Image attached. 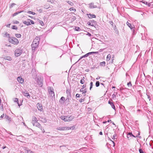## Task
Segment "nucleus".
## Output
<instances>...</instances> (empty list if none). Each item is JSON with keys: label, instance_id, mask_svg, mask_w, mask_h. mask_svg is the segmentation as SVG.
Here are the masks:
<instances>
[{"label": "nucleus", "instance_id": "32", "mask_svg": "<svg viewBox=\"0 0 153 153\" xmlns=\"http://www.w3.org/2000/svg\"><path fill=\"white\" fill-rule=\"evenodd\" d=\"M105 64V61H103L101 62L100 63V65L102 66H104Z\"/></svg>", "mask_w": 153, "mask_h": 153}, {"label": "nucleus", "instance_id": "38", "mask_svg": "<svg viewBox=\"0 0 153 153\" xmlns=\"http://www.w3.org/2000/svg\"><path fill=\"white\" fill-rule=\"evenodd\" d=\"M75 30L76 31H79L81 30L80 28L78 27H75Z\"/></svg>", "mask_w": 153, "mask_h": 153}, {"label": "nucleus", "instance_id": "51", "mask_svg": "<svg viewBox=\"0 0 153 153\" xmlns=\"http://www.w3.org/2000/svg\"><path fill=\"white\" fill-rule=\"evenodd\" d=\"M140 153H143V152L142 149L140 148L139 149Z\"/></svg>", "mask_w": 153, "mask_h": 153}, {"label": "nucleus", "instance_id": "15", "mask_svg": "<svg viewBox=\"0 0 153 153\" xmlns=\"http://www.w3.org/2000/svg\"><path fill=\"white\" fill-rule=\"evenodd\" d=\"M40 39L39 36H36L34 39L33 42L39 43Z\"/></svg>", "mask_w": 153, "mask_h": 153}, {"label": "nucleus", "instance_id": "37", "mask_svg": "<svg viewBox=\"0 0 153 153\" xmlns=\"http://www.w3.org/2000/svg\"><path fill=\"white\" fill-rule=\"evenodd\" d=\"M100 85V82L99 81H97L96 82L95 84V85L96 87H98Z\"/></svg>", "mask_w": 153, "mask_h": 153}, {"label": "nucleus", "instance_id": "18", "mask_svg": "<svg viewBox=\"0 0 153 153\" xmlns=\"http://www.w3.org/2000/svg\"><path fill=\"white\" fill-rule=\"evenodd\" d=\"M38 120L37 118L35 116H33L32 117V123L33 124V123H36L37 122Z\"/></svg>", "mask_w": 153, "mask_h": 153}, {"label": "nucleus", "instance_id": "30", "mask_svg": "<svg viewBox=\"0 0 153 153\" xmlns=\"http://www.w3.org/2000/svg\"><path fill=\"white\" fill-rule=\"evenodd\" d=\"M100 85H102L104 86V87H105V84L103 83V82H105V81L102 80H100Z\"/></svg>", "mask_w": 153, "mask_h": 153}, {"label": "nucleus", "instance_id": "13", "mask_svg": "<svg viewBox=\"0 0 153 153\" xmlns=\"http://www.w3.org/2000/svg\"><path fill=\"white\" fill-rule=\"evenodd\" d=\"M17 80L21 84H22L24 82V79L21 76L18 77L17 78Z\"/></svg>", "mask_w": 153, "mask_h": 153}, {"label": "nucleus", "instance_id": "56", "mask_svg": "<svg viewBox=\"0 0 153 153\" xmlns=\"http://www.w3.org/2000/svg\"><path fill=\"white\" fill-rule=\"evenodd\" d=\"M86 84H84L82 85V89H84L86 87Z\"/></svg>", "mask_w": 153, "mask_h": 153}, {"label": "nucleus", "instance_id": "60", "mask_svg": "<svg viewBox=\"0 0 153 153\" xmlns=\"http://www.w3.org/2000/svg\"><path fill=\"white\" fill-rule=\"evenodd\" d=\"M146 95L148 97V98L149 99V100H150V96L149 95H148V94H146Z\"/></svg>", "mask_w": 153, "mask_h": 153}, {"label": "nucleus", "instance_id": "61", "mask_svg": "<svg viewBox=\"0 0 153 153\" xmlns=\"http://www.w3.org/2000/svg\"><path fill=\"white\" fill-rule=\"evenodd\" d=\"M98 52H93V54H98Z\"/></svg>", "mask_w": 153, "mask_h": 153}, {"label": "nucleus", "instance_id": "63", "mask_svg": "<svg viewBox=\"0 0 153 153\" xmlns=\"http://www.w3.org/2000/svg\"><path fill=\"white\" fill-rule=\"evenodd\" d=\"M10 24H9L6 25V27H10Z\"/></svg>", "mask_w": 153, "mask_h": 153}, {"label": "nucleus", "instance_id": "29", "mask_svg": "<svg viewBox=\"0 0 153 153\" xmlns=\"http://www.w3.org/2000/svg\"><path fill=\"white\" fill-rule=\"evenodd\" d=\"M27 20L29 22V23L30 24V25L31 24L33 25L34 24V21L32 20H31L30 19H27Z\"/></svg>", "mask_w": 153, "mask_h": 153}, {"label": "nucleus", "instance_id": "28", "mask_svg": "<svg viewBox=\"0 0 153 153\" xmlns=\"http://www.w3.org/2000/svg\"><path fill=\"white\" fill-rule=\"evenodd\" d=\"M88 53H86V54H85L84 55L82 56H81L79 59V60H80V59H82V58H85L86 57H88Z\"/></svg>", "mask_w": 153, "mask_h": 153}, {"label": "nucleus", "instance_id": "35", "mask_svg": "<svg viewBox=\"0 0 153 153\" xmlns=\"http://www.w3.org/2000/svg\"><path fill=\"white\" fill-rule=\"evenodd\" d=\"M71 98V95H67V99L66 100L67 101H68Z\"/></svg>", "mask_w": 153, "mask_h": 153}, {"label": "nucleus", "instance_id": "26", "mask_svg": "<svg viewBox=\"0 0 153 153\" xmlns=\"http://www.w3.org/2000/svg\"><path fill=\"white\" fill-rule=\"evenodd\" d=\"M84 79H85L84 77H83L81 79L80 81V83L81 84H83L85 82V81L84 80Z\"/></svg>", "mask_w": 153, "mask_h": 153}, {"label": "nucleus", "instance_id": "16", "mask_svg": "<svg viewBox=\"0 0 153 153\" xmlns=\"http://www.w3.org/2000/svg\"><path fill=\"white\" fill-rule=\"evenodd\" d=\"M87 15L89 19H92V18H96V16L94 14H87Z\"/></svg>", "mask_w": 153, "mask_h": 153}, {"label": "nucleus", "instance_id": "2", "mask_svg": "<svg viewBox=\"0 0 153 153\" xmlns=\"http://www.w3.org/2000/svg\"><path fill=\"white\" fill-rule=\"evenodd\" d=\"M8 38V41L14 45H17L19 44V41L16 37L9 36Z\"/></svg>", "mask_w": 153, "mask_h": 153}, {"label": "nucleus", "instance_id": "3", "mask_svg": "<svg viewBox=\"0 0 153 153\" xmlns=\"http://www.w3.org/2000/svg\"><path fill=\"white\" fill-rule=\"evenodd\" d=\"M89 7L90 9H93L97 8H100V4L98 3H94L92 2L88 4Z\"/></svg>", "mask_w": 153, "mask_h": 153}, {"label": "nucleus", "instance_id": "7", "mask_svg": "<svg viewBox=\"0 0 153 153\" xmlns=\"http://www.w3.org/2000/svg\"><path fill=\"white\" fill-rule=\"evenodd\" d=\"M39 43L37 42H33L31 44V47L32 48V50L33 52H34L36 50V49L37 48Z\"/></svg>", "mask_w": 153, "mask_h": 153}, {"label": "nucleus", "instance_id": "10", "mask_svg": "<svg viewBox=\"0 0 153 153\" xmlns=\"http://www.w3.org/2000/svg\"><path fill=\"white\" fill-rule=\"evenodd\" d=\"M126 24L128 26L131 28V30L133 31V34H134V27H133V26H132L131 24L129 23L128 22H126Z\"/></svg>", "mask_w": 153, "mask_h": 153}, {"label": "nucleus", "instance_id": "33", "mask_svg": "<svg viewBox=\"0 0 153 153\" xmlns=\"http://www.w3.org/2000/svg\"><path fill=\"white\" fill-rule=\"evenodd\" d=\"M41 121L43 123H45L46 122V119L45 118H42Z\"/></svg>", "mask_w": 153, "mask_h": 153}, {"label": "nucleus", "instance_id": "43", "mask_svg": "<svg viewBox=\"0 0 153 153\" xmlns=\"http://www.w3.org/2000/svg\"><path fill=\"white\" fill-rule=\"evenodd\" d=\"M117 136V134H115L112 137V138L113 140H114L116 138L115 137Z\"/></svg>", "mask_w": 153, "mask_h": 153}, {"label": "nucleus", "instance_id": "34", "mask_svg": "<svg viewBox=\"0 0 153 153\" xmlns=\"http://www.w3.org/2000/svg\"><path fill=\"white\" fill-rule=\"evenodd\" d=\"M144 4H146V5H148L149 7H150L151 6V4L152 3H148L147 2H146L145 1H144Z\"/></svg>", "mask_w": 153, "mask_h": 153}, {"label": "nucleus", "instance_id": "64", "mask_svg": "<svg viewBox=\"0 0 153 153\" xmlns=\"http://www.w3.org/2000/svg\"><path fill=\"white\" fill-rule=\"evenodd\" d=\"M87 92L86 91H82V94H85Z\"/></svg>", "mask_w": 153, "mask_h": 153}, {"label": "nucleus", "instance_id": "47", "mask_svg": "<svg viewBox=\"0 0 153 153\" xmlns=\"http://www.w3.org/2000/svg\"><path fill=\"white\" fill-rule=\"evenodd\" d=\"M16 4L15 3H12L11 4L10 6V8H12L13 6L16 5Z\"/></svg>", "mask_w": 153, "mask_h": 153}, {"label": "nucleus", "instance_id": "4", "mask_svg": "<svg viewBox=\"0 0 153 153\" xmlns=\"http://www.w3.org/2000/svg\"><path fill=\"white\" fill-rule=\"evenodd\" d=\"M35 80L36 81V83L38 85L39 87H41L43 85V80L41 78L36 77L35 78Z\"/></svg>", "mask_w": 153, "mask_h": 153}, {"label": "nucleus", "instance_id": "9", "mask_svg": "<svg viewBox=\"0 0 153 153\" xmlns=\"http://www.w3.org/2000/svg\"><path fill=\"white\" fill-rule=\"evenodd\" d=\"M49 94L50 95L51 97H54L55 94L54 92L53 91V89L51 87H50L49 88Z\"/></svg>", "mask_w": 153, "mask_h": 153}, {"label": "nucleus", "instance_id": "58", "mask_svg": "<svg viewBox=\"0 0 153 153\" xmlns=\"http://www.w3.org/2000/svg\"><path fill=\"white\" fill-rule=\"evenodd\" d=\"M114 56L113 55L112 57V60H111V63H112V62H113V60H114Z\"/></svg>", "mask_w": 153, "mask_h": 153}, {"label": "nucleus", "instance_id": "22", "mask_svg": "<svg viewBox=\"0 0 153 153\" xmlns=\"http://www.w3.org/2000/svg\"><path fill=\"white\" fill-rule=\"evenodd\" d=\"M5 119L7 120H8L9 121V122L11 121L12 119L8 116L5 115Z\"/></svg>", "mask_w": 153, "mask_h": 153}, {"label": "nucleus", "instance_id": "21", "mask_svg": "<svg viewBox=\"0 0 153 153\" xmlns=\"http://www.w3.org/2000/svg\"><path fill=\"white\" fill-rule=\"evenodd\" d=\"M65 100V98L63 97H62L59 100V102L61 103H64L63 101Z\"/></svg>", "mask_w": 153, "mask_h": 153}, {"label": "nucleus", "instance_id": "48", "mask_svg": "<svg viewBox=\"0 0 153 153\" xmlns=\"http://www.w3.org/2000/svg\"><path fill=\"white\" fill-rule=\"evenodd\" d=\"M76 19V17L74 16H73L71 18V20L72 21H74Z\"/></svg>", "mask_w": 153, "mask_h": 153}, {"label": "nucleus", "instance_id": "45", "mask_svg": "<svg viewBox=\"0 0 153 153\" xmlns=\"http://www.w3.org/2000/svg\"><path fill=\"white\" fill-rule=\"evenodd\" d=\"M12 29L14 30H17L18 29L17 27L15 25L12 26Z\"/></svg>", "mask_w": 153, "mask_h": 153}, {"label": "nucleus", "instance_id": "6", "mask_svg": "<svg viewBox=\"0 0 153 153\" xmlns=\"http://www.w3.org/2000/svg\"><path fill=\"white\" fill-rule=\"evenodd\" d=\"M71 128L68 126H60L56 128V129L58 130L65 131L71 129Z\"/></svg>", "mask_w": 153, "mask_h": 153}, {"label": "nucleus", "instance_id": "1", "mask_svg": "<svg viewBox=\"0 0 153 153\" xmlns=\"http://www.w3.org/2000/svg\"><path fill=\"white\" fill-rule=\"evenodd\" d=\"M60 118L64 121H71L74 118V116L72 115H67L66 116H61Z\"/></svg>", "mask_w": 153, "mask_h": 153}, {"label": "nucleus", "instance_id": "46", "mask_svg": "<svg viewBox=\"0 0 153 153\" xmlns=\"http://www.w3.org/2000/svg\"><path fill=\"white\" fill-rule=\"evenodd\" d=\"M28 13L30 14H32L33 15H34L35 14V13L34 12H33L31 11H29L27 12Z\"/></svg>", "mask_w": 153, "mask_h": 153}, {"label": "nucleus", "instance_id": "36", "mask_svg": "<svg viewBox=\"0 0 153 153\" xmlns=\"http://www.w3.org/2000/svg\"><path fill=\"white\" fill-rule=\"evenodd\" d=\"M31 72H32L33 74H34V75H35V74H36L35 69L34 68H32L31 71Z\"/></svg>", "mask_w": 153, "mask_h": 153}, {"label": "nucleus", "instance_id": "31", "mask_svg": "<svg viewBox=\"0 0 153 153\" xmlns=\"http://www.w3.org/2000/svg\"><path fill=\"white\" fill-rule=\"evenodd\" d=\"M21 35L19 33H16L15 34V36L17 38H20L21 37Z\"/></svg>", "mask_w": 153, "mask_h": 153}, {"label": "nucleus", "instance_id": "20", "mask_svg": "<svg viewBox=\"0 0 153 153\" xmlns=\"http://www.w3.org/2000/svg\"><path fill=\"white\" fill-rule=\"evenodd\" d=\"M135 137L134 135H133L132 134L131 132H129L128 134H127V137L128 138H129V137Z\"/></svg>", "mask_w": 153, "mask_h": 153}, {"label": "nucleus", "instance_id": "55", "mask_svg": "<svg viewBox=\"0 0 153 153\" xmlns=\"http://www.w3.org/2000/svg\"><path fill=\"white\" fill-rule=\"evenodd\" d=\"M42 131L43 133L45 132V131L43 128L42 126V128H40Z\"/></svg>", "mask_w": 153, "mask_h": 153}, {"label": "nucleus", "instance_id": "44", "mask_svg": "<svg viewBox=\"0 0 153 153\" xmlns=\"http://www.w3.org/2000/svg\"><path fill=\"white\" fill-rule=\"evenodd\" d=\"M87 23L89 25H91L92 26H94L93 24H91L92 23L91 22L90 20Z\"/></svg>", "mask_w": 153, "mask_h": 153}, {"label": "nucleus", "instance_id": "57", "mask_svg": "<svg viewBox=\"0 0 153 153\" xmlns=\"http://www.w3.org/2000/svg\"><path fill=\"white\" fill-rule=\"evenodd\" d=\"M80 95L79 94H77L76 95V97H80Z\"/></svg>", "mask_w": 153, "mask_h": 153}, {"label": "nucleus", "instance_id": "14", "mask_svg": "<svg viewBox=\"0 0 153 153\" xmlns=\"http://www.w3.org/2000/svg\"><path fill=\"white\" fill-rule=\"evenodd\" d=\"M37 107L39 110L41 111H43V108L42 105L39 103H38L37 104Z\"/></svg>", "mask_w": 153, "mask_h": 153}, {"label": "nucleus", "instance_id": "8", "mask_svg": "<svg viewBox=\"0 0 153 153\" xmlns=\"http://www.w3.org/2000/svg\"><path fill=\"white\" fill-rule=\"evenodd\" d=\"M109 23L113 27L114 30H115V33L116 34H118L119 31L118 30L115 24L112 21H110L109 22Z\"/></svg>", "mask_w": 153, "mask_h": 153}, {"label": "nucleus", "instance_id": "50", "mask_svg": "<svg viewBox=\"0 0 153 153\" xmlns=\"http://www.w3.org/2000/svg\"><path fill=\"white\" fill-rule=\"evenodd\" d=\"M39 23H40V24L42 25V26H43L44 25V24L43 22L41 21V20H39Z\"/></svg>", "mask_w": 153, "mask_h": 153}, {"label": "nucleus", "instance_id": "62", "mask_svg": "<svg viewBox=\"0 0 153 153\" xmlns=\"http://www.w3.org/2000/svg\"><path fill=\"white\" fill-rule=\"evenodd\" d=\"M4 116V114H3L0 117L1 118H2Z\"/></svg>", "mask_w": 153, "mask_h": 153}, {"label": "nucleus", "instance_id": "23", "mask_svg": "<svg viewBox=\"0 0 153 153\" xmlns=\"http://www.w3.org/2000/svg\"><path fill=\"white\" fill-rule=\"evenodd\" d=\"M25 25L29 26L30 25V24L29 23V22L27 20V21H25L22 22Z\"/></svg>", "mask_w": 153, "mask_h": 153}, {"label": "nucleus", "instance_id": "52", "mask_svg": "<svg viewBox=\"0 0 153 153\" xmlns=\"http://www.w3.org/2000/svg\"><path fill=\"white\" fill-rule=\"evenodd\" d=\"M84 99H81L79 100V102H80L81 103L84 102Z\"/></svg>", "mask_w": 153, "mask_h": 153}, {"label": "nucleus", "instance_id": "53", "mask_svg": "<svg viewBox=\"0 0 153 153\" xmlns=\"http://www.w3.org/2000/svg\"><path fill=\"white\" fill-rule=\"evenodd\" d=\"M0 109L1 111H3L4 110V108L3 106V104L0 107Z\"/></svg>", "mask_w": 153, "mask_h": 153}, {"label": "nucleus", "instance_id": "39", "mask_svg": "<svg viewBox=\"0 0 153 153\" xmlns=\"http://www.w3.org/2000/svg\"><path fill=\"white\" fill-rule=\"evenodd\" d=\"M71 91L70 89L68 88L66 89V93L67 94L71 93Z\"/></svg>", "mask_w": 153, "mask_h": 153}, {"label": "nucleus", "instance_id": "27", "mask_svg": "<svg viewBox=\"0 0 153 153\" xmlns=\"http://www.w3.org/2000/svg\"><path fill=\"white\" fill-rule=\"evenodd\" d=\"M91 22L92 23L91 24H93L94 27L96 25V22L94 20H90Z\"/></svg>", "mask_w": 153, "mask_h": 153}, {"label": "nucleus", "instance_id": "5", "mask_svg": "<svg viewBox=\"0 0 153 153\" xmlns=\"http://www.w3.org/2000/svg\"><path fill=\"white\" fill-rule=\"evenodd\" d=\"M22 53V49L21 48H19L16 49L15 51V55L16 56H20Z\"/></svg>", "mask_w": 153, "mask_h": 153}, {"label": "nucleus", "instance_id": "41", "mask_svg": "<svg viewBox=\"0 0 153 153\" xmlns=\"http://www.w3.org/2000/svg\"><path fill=\"white\" fill-rule=\"evenodd\" d=\"M67 2L71 6H73L74 5V3L71 1H68Z\"/></svg>", "mask_w": 153, "mask_h": 153}, {"label": "nucleus", "instance_id": "25", "mask_svg": "<svg viewBox=\"0 0 153 153\" xmlns=\"http://www.w3.org/2000/svg\"><path fill=\"white\" fill-rule=\"evenodd\" d=\"M23 11H19V12H18L15 13L14 14H13V16H16V15L19 14V13L23 12Z\"/></svg>", "mask_w": 153, "mask_h": 153}, {"label": "nucleus", "instance_id": "59", "mask_svg": "<svg viewBox=\"0 0 153 153\" xmlns=\"http://www.w3.org/2000/svg\"><path fill=\"white\" fill-rule=\"evenodd\" d=\"M88 53V56L93 54V52H89V53Z\"/></svg>", "mask_w": 153, "mask_h": 153}, {"label": "nucleus", "instance_id": "40", "mask_svg": "<svg viewBox=\"0 0 153 153\" xmlns=\"http://www.w3.org/2000/svg\"><path fill=\"white\" fill-rule=\"evenodd\" d=\"M14 102H17V103H18V106H20L21 105V104H19V102H18V99L17 98H15L14 100Z\"/></svg>", "mask_w": 153, "mask_h": 153}, {"label": "nucleus", "instance_id": "54", "mask_svg": "<svg viewBox=\"0 0 153 153\" xmlns=\"http://www.w3.org/2000/svg\"><path fill=\"white\" fill-rule=\"evenodd\" d=\"M5 35L7 37L8 36V37L10 36V34H9L7 33H6Z\"/></svg>", "mask_w": 153, "mask_h": 153}, {"label": "nucleus", "instance_id": "49", "mask_svg": "<svg viewBox=\"0 0 153 153\" xmlns=\"http://www.w3.org/2000/svg\"><path fill=\"white\" fill-rule=\"evenodd\" d=\"M127 85L128 87H129L130 86H131L132 84H131V82H128L127 83Z\"/></svg>", "mask_w": 153, "mask_h": 153}, {"label": "nucleus", "instance_id": "24", "mask_svg": "<svg viewBox=\"0 0 153 153\" xmlns=\"http://www.w3.org/2000/svg\"><path fill=\"white\" fill-rule=\"evenodd\" d=\"M111 57V55L109 54H108L106 57V60L107 61H109Z\"/></svg>", "mask_w": 153, "mask_h": 153}, {"label": "nucleus", "instance_id": "17", "mask_svg": "<svg viewBox=\"0 0 153 153\" xmlns=\"http://www.w3.org/2000/svg\"><path fill=\"white\" fill-rule=\"evenodd\" d=\"M108 103L110 105L112 108H113L114 110H116L115 106L113 102L109 100L108 101Z\"/></svg>", "mask_w": 153, "mask_h": 153}, {"label": "nucleus", "instance_id": "12", "mask_svg": "<svg viewBox=\"0 0 153 153\" xmlns=\"http://www.w3.org/2000/svg\"><path fill=\"white\" fill-rule=\"evenodd\" d=\"M33 126H35L39 128H42V126H41V124L39 123L36 122V123H33Z\"/></svg>", "mask_w": 153, "mask_h": 153}, {"label": "nucleus", "instance_id": "42", "mask_svg": "<svg viewBox=\"0 0 153 153\" xmlns=\"http://www.w3.org/2000/svg\"><path fill=\"white\" fill-rule=\"evenodd\" d=\"M69 10L71 11H74V12H76V10L75 9V8H74V7H71L70 8Z\"/></svg>", "mask_w": 153, "mask_h": 153}, {"label": "nucleus", "instance_id": "11", "mask_svg": "<svg viewBox=\"0 0 153 153\" xmlns=\"http://www.w3.org/2000/svg\"><path fill=\"white\" fill-rule=\"evenodd\" d=\"M22 93L25 96H27V98H29L30 97V96L29 94V93L25 90L24 91H23Z\"/></svg>", "mask_w": 153, "mask_h": 153}, {"label": "nucleus", "instance_id": "19", "mask_svg": "<svg viewBox=\"0 0 153 153\" xmlns=\"http://www.w3.org/2000/svg\"><path fill=\"white\" fill-rule=\"evenodd\" d=\"M3 59L5 60H6L9 61H11L12 59L11 57L10 56H6L3 57Z\"/></svg>", "mask_w": 153, "mask_h": 153}]
</instances>
